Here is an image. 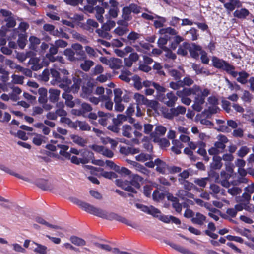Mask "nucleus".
Here are the masks:
<instances>
[{
  "instance_id": "3",
  "label": "nucleus",
  "mask_w": 254,
  "mask_h": 254,
  "mask_svg": "<svg viewBox=\"0 0 254 254\" xmlns=\"http://www.w3.org/2000/svg\"><path fill=\"white\" fill-rule=\"evenodd\" d=\"M212 64L216 68L225 71L233 77H236L237 76V72L235 71V66L222 59L213 56L212 58Z\"/></svg>"
},
{
  "instance_id": "6",
  "label": "nucleus",
  "mask_w": 254,
  "mask_h": 254,
  "mask_svg": "<svg viewBox=\"0 0 254 254\" xmlns=\"http://www.w3.org/2000/svg\"><path fill=\"white\" fill-rule=\"evenodd\" d=\"M223 4L228 13H230L236 8H239L242 6V2L239 0H218Z\"/></svg>"
},
{
  "instance_id": "31",
  "label": "nucleus",
  "mask_w": 254,
  "mask_h": 254,
  "mask_svg": "<svg viewBox=\"0 0 254 254\" xmlns=\"http://www.w3.org/2000/svg\"><path fill=\"white\" fill-rule=\"evenodd\" d=\"M192 69L195 71L196 74H204L206 75L211 74L210 71L204 67H201L200 64H193L192 65Z\"/></svg>"
},
{
  "instance_id": "19",
  "label": "nucleus",
  "mask_w": 254,
  "mask_h": 254,
  "mask_svg": "<svg viewBox=\"0 0 254 254\" xmlns=\"http://www.w3.org/2000/svg\"><path fill=\"white\" fill-rule=\"evenodd\" d=\"M94 85L90 82H88L86 85L82 87V96L83 97H88L93 92Z\"/></svg>"
},
{
  "instance_id": "35",
  "label": "nucleus",
  "mask_w": 254,
  "mask_h": 254,
  "mask_svg": "<svg viewBox=\"0 0 254 254\" xmlns=\"http://www.w3.org/2000/svg\"><path fill=\"white\" fill-rule=\"evenodd\" d=\"M64 55L66 56L67 59L71 62H75L77 61L76 57L75 55L74 50L71 48H66L64 51Z\"/></svg>"
},
{
  "instance_id": "58",
  "label": "nucleus",
  "mask_w": 254,
  "mask_h": 254,
  "mask_svg": "<svg viewBox=\"0 0 254 254\" xmlns=\"http://www.w3.org/2000/svg\"><path fill=\"white\" fill-rule=\"evenodd\" d=\"M180 184L183 185L184 188L188 190H190L193 187V184L190 182L188 180H184L183 179H178Z\"/></svg>"
},
{
  "instance_id": "27",
  "label": "nucleus",
  "mask_w": 254,
  "mask_h": 254,
  "mask_svg": "<svg viewBox=\"0 0 254 254\" xmlns=\"http://www.w3.org/2000/svg\"><path fill=\"white\" fill-rule=\"evenodd\" d=\"M122 135L127 138H130L133 132L132 127L127 124L124 125L122 127Z\"/></svg>"
},
{
  "instance_id": "8",
  "label": "nucleus",
  "mask_w": 254,
  "mask_h": 254,
  "mask_svg": "<svg viewBox=\"0 0 254 254\" xmlns=\"http://www.w3.org/2000/svg\"><path fill=\"white\" fill-rule=\"evenodd\" d=\"M186 111V109L184 106H178L176 108L171 107L169 111L165 114L164 116L168 119L172 120L174 117L185 114Z\"/></svg>"
},
{
  "instance_id": "36",
  "label": "nucleus",
  "mask_w": 254,
  "mask_h": 254,
  "mask_svg": "<svg viewBox=\"0 0 254 254\" xmlns=\"http://www.w3.org/2000/svg\"><path fill=\"white\" fill-rule=\"evenodd\" d=\"M131 75V73L128 70L125 69L121 71V74L119 75V78L127 83L130 81V78L129 76Z\"/></svg>"
},
{
  "instance_id": "55",
  "label": "nucleus",
  "mask_w": 254,
  "mask_h": 254,
  "mask_svg": "<svg viewBox=\"0 0 254 254\" xmlns=\"http://www.w3.org/2000/svg\"><path fill=\"white\" fill-rule=\"evenodd\" d=\"M149 211L148 212V214L151 215L154 217H156L158 218L159 216L160 215L161 212L158 209L155 208V207L151 205L149 206Z\"/></svg>"
},
{
  "instance_id": "45",
  "label": "nucleus",
  "mask_w": 254,
  "mask_h": 254,
  "mask_svg": "<svg viewBox=\"0 0 254 254\" xmlns=\"http://www.w3.org/2000/svg\"><path fill=\"white\" fill-rule=\"evenodd\" d=\"M165 195L163 192H160L158 190H155L152 194L153 199L156 202H159L165 198Z\"/></svg>"
},
{
  "instance_id": "37",
  "label": "nucleus",
  "mask_w": 254,
  "mask_h": 254,
  "mask_svg": "<svg viewBox=\"0 0 254 254\" xmlns=\"http://www.w3.org/2000/svg\"><path fill=\"white\" fill-rule=\"evenodd\" d=\"M131 11L129 6H125L122 9V18L126 21H130L132 19Z\"/></svg>"
},
{
  "instance_id": "30",
  "label": "nucleus",
  "mask_w": 254,
  "mask_h": 254,
  "mask_svg": "<svg viewBox=\"0 0 254 254\" xmlns=\"http://www.w3.org/2000/svg\"><path fill=\"white\" fill-rule=\"evenodd\" d=\"M250 14L249 10L245 8H241L240 10H236L233 13L235 17L239 19H245Z\"/></svg>"
},
{
  "instance_id": "1",
  "label": "nucleus",
  "mask_w": 254,
  "mask_h": 254,
  "mask_svg": "<svg viewBox=\"0 0 254 254\" xmlns=\"http://www.w3.org/2000/svg\"><path fill=\"white\" fill-rule=\"evenodd\" d=\"M74 202L79 206L83 210L90 214L110 221L116 220L127 226L134 227L128 220L118 215V214L114 212H108L100 208L95 207L88 203L82 201L77 199H75Z\"/></svg>"
},
{
  "instance_id": "29",
  "label": "nucleus",
  "mask_w": 254,
  "mask_h": 254,
  "mask_svg": "<svg viewBox=\"0 0 254 254\" xmlns=\"http://www.w3.org/2000/svg\"><path fill=\"white\" fill-rule=\"evenodd\" d=\"M239 77L237 78V81L242 84H246L248 81V77L250 74L245 71H242L237 72Z\"/></svg>"
},
{
  "instance_id": "28",
  "label": "nucleus",
  "mask_w": 254,
  "mask_h": 254,
  "mask_svg": "<svg viewBox=\"0 0 254 254\" xmlns=\"http://www.w3.org/2000/svg\"><path fill=\"white\" fill-rule=\"evenodd\" d=\"M190 48V43L185 42L180 45L177 51V53L182 56H186L188 55V51Z\"/></svg>"
},
{
  "instance_id": "32",
  "label": "nucleus",
  "mask_w": 254,
  "mask_h": 254,
  "mask_svg": "<svg viewBox=\"0 0 254 254\" xmlns=\"http://www.w3.org/2000/svg\"><path fill=\"white\" fill-rule=\"evenodd\" d=\"M9 72L0 68V87L2 86L9 80Z\"/></svg>"
},
{
  "instance_id": "34",
  "label": "nucleus",
  "mask_w": 254,
  "mask_h": 254,
  "mask_svg": "<svg viewBox=\"0 0 254 254\" xmlns=\"http://www.w3.org/2000/svg\"><path fill=\"white\" fill-rule=\"evenodd\" d=\"M153 141L158 143V144L161 148H166L170 145L169 141L166 138H160L157 136L153 137Z\"/></svg>"
},
{
  "instance_id": "22",
  "label": "nucleus",
  "mask_w": 254,
  "mask_h": 254,
  "mask_svg": "<svg viewBox=\"0 0 254 254\" xmlns=\"http://www.w3.org/2000/svg\"><path fill=\"white\" fill-rule=\"evenodd\" d=\"M0 169L4 171L5 172H6L8 174L14 176L18 178L23 180H24L26 181H29V179L28 178L24 177L20 175L19 174H18L17 173H15L14 171H13L12 170L10 169L9 168L6 167L5 166H4L3 164H0Z\"/></svg>"
},
{
  "instance_id": "25",
  "label": "nucleus",
  "mask_w": 254,
  "mask_h": 254,
  "mask_svg": "<svg viewBox=\"0 0 254 254\" xmlns=\"http://www.w3.org/2000/svg\"><path fill=\"white\" fill-rule=\"evenodd\" d=\"M68 92H67L65 91V92H64L62 94V97L65 99V105L69 107V108H73L75 106V103L73 99V97L72 95L69 94L68 93Z\"/></svg>"
},
{
  "instance_id": "17",
  "label": "nucleus",
  "mask_w": 254,
  "mask_h": 254,
  "mask_svg": "<svg viewBox=\"0 0 254 254\" xmlns=\"http://www.w3.org/2000/svg\"><path fill=\"white\" fill-rule=\"evenodd\" d=\"M108 62L109 67L113 69H119L123 66V61L121 59L110 58Z\"/></svg>"
},
{
  "instance_id": "5",
  "label": "nucleus",
  "mask_w": 254,
  "mask_h": 254,
  "mask_svg": "<svg viewBox=\"0 0 254 254\" xmlns=\"http://www.w3.org/2000/svg\"><path fill=\"white\" fill-rule=\"evenodd\" d=\"M0 13L1 15L5 17L4 21L6 22L5 25H3L4 27H6L8 29L12 28L16 26V22L13 14L9 10L1 9Z\"/></svg>"
},
{
  "instance_id": "44",
  "label": "nucleus",
  "mask_w": 254,
  "mask_h": 254,
  "mask_svg": "<svg viewBox=\"0 0 254 254\" xmlns=\"http://www.w3.org/2000/svg\"><path fill=\"white\" fill-rule=\"evenodd\" d=\"M134 98L135 99L137 105H145L148 99L144 95L138 93L134 94Z\"/></svg>"
},
{
  "instance_id": "52",
  "label": "nucleus",
  "mask_w": 254,
  "mask_h": 254,
  "mask_svg": "<svg viewBox=\"0 0 254 254\" xmlns=\"http://www.w3.org/2000/svg\"><path fill=\"white\" fill-rule=\"evenodd\" d=\"M101 170V175L105 178L111 179L117 178V175L113 172L105 171L103 169L100 168Z\"/></svg>"
},
{
  "instance_id": "61",
  "label": "nucleus",
  "mask_w": 254,
  "mask_h": 254,
  "mask_svg": "<svg viewBox=\"0 0 254 254\" xmlns=\"http://www.w3.org/2000/svg\"><path fill=\"white\" fill-rule=\"evenodd\" d=\"M251 199V195L246 192L242 194V196L239 198L240 202H242L248 206L250 200Z\"/></svg>"
},
{
  "instance_id": "47",
  "label": "nucleus",
  "mask_w": 254,
  "mask_h": 254,
  "mask_svg": "<svg viewBox=\"0 0 254 254\" xmlns=\"http://www.w3.org/2000/svg\"><path fill=\"white\" fill-rule=\"evenodd\" d=\"M35 221L39 224L45 225L46 226L51 228L55 229H60V227L59 226L51 224L47 222L46 221H45L43 218L40 217H36L35 218Z\"/></svg>"
},
{
  "instance_id": "7",
  "label": "nucleus",
  "mask_w": 254,
  "mask_h": 254,
  "mask_svg": "<svg viewBox=\"0 0 254 254\" xmlns=\"http://www.w3.org/2000/svg\"><path fill=\"white\" fill-rule=\"evenodd\" d=\"M50 74L53 78V80L55 82L60 83V86L63 87V84H69L71 83V80L66 76H62V75L55 69L52 68L50 70Z\"/></svg>"
},
{
  "instance_id": "20",
  "label": "nucleus",
  "mask_w": 254,
  "mask_h": 254,
  "mask_svg": "<svg viewBox=\"0 0 254 254\" xmlns=\"http://www.w3.org/2000/svg\"><path fill=\"white\" fill-rule=\"evenodd\" d=\"M222 165V158L219 156H213L212 162L210 164V169L219 170Z\"/></svg>"
},
{
  "instance_id": "48",
  "label": "nucleus",
  "mask_w": 254,
  "mask_h": 254,
  "mask_svg": "<svg viewBox=\"0 0 254 254\" xmlns=\"http://www.w3.org/2000/svg\"><path fill=\"white\" fill-rule=\"evenodd\" d=\"M43 29L49 33L50 34L55 36L58 33V29H55V26L50 24H45L43 25Z\"/></svg>"
},
{
  "instance_id": "62",
  "label": "nucleus",
  "mask_w": 254,
  "mask_h": 254,
  "mask_svg": "<svg viewBox=\"0 0 254 254\" xmlns=\"http://www.w3.org/2000/svg\"><path fill=\"white\" fill-rule=\"evenodd\" d=\"M114 102H121L122 98L121 95L123 93L122 91L120 88H116L114 90Z\"/></svg>"
},
{
  "instance_id": "42",
  "label": "nucleus",
  "mask_w": 254,
  "mask_h": 254,
  "mask_svg": "<svg viewBox=\"0 0 254 254\" xmlns=\"http://www.w3.org/2000/svg\"><path fill=\"white\" fill-rule=\"evenodd\" d=\"M71 138L73 142L81 147H84L87 143L84 139L77 135H72Z\"/></svg>"
},
{
  "instance_id": "33",
  "label": "nucleus",
  "mask_w": 254,
  "mask_h": 254,
  "mask_svg": "<svg viewBox=\"0 0 254 254\" xmlns=\"http://www.w3.org/2000/svg\"><path fill=\"white\" fill-rule=\"evenodd\" d=\"M47 138L41 134H36L33 137L32 142L36 146H40L43 143L47 142Z\"/></svg>"
},
{
  "instance_id": "26",
  "label": "nucleus",
  "mask_w": 254,
  "mask_h": 254,
  "mask_svg": "<svg viewBox=\"0 0 254 254\" xmlns=\"http://www.w3.org/2000/svg\"><path fill=\"white\" fill-rule=\"evenodd\" d=\"M49 93V100L52 103L57 102L59 98L60 91L56 89H50Z\"/></svg>"
},
{
  "instance_id": "11",
  "label": "nucleus",
  "mask_w": 254,
  "mask_h": 254,
  "mask_svg": "<svg viewBox=\"0 0 254 254\" xmlns=\"http://www.w3.org/2000/svg\"><path fill=\"white\" fill-rule=\"evenodd\" d=\"M202 51V48L201 46L195 43H190L189 52L191 58L194 59H198L199 57L200 54Z\"/></svg>"
},
{
  "instance_id": "18",
  "label": "nucleus",
  "mask_w": 254,
  "mask_h": 254,
  "mask_svg": "<svg viewBox=\"0 0 254 254\" xmlns=\"http://www.w3.org/2000/svg\"><path fill=\"white\" fill-rule=\"evenodd\" d=\"M206 220V217L200 212H197L195 214H194L193 217L191 219V221L192 223L200 226L203 225Z\"/></svg>"
},
{
  "instance_id": "53",
  "label": "nucleus",
  "mask_w": 254,
  "mask_h": 254,
  "mask_svg": "<svg viewBox=\"0 0 254 254\" xmlns=\"http://www.w3.org/2000/svg\"><path fill=\"white\" fill-rule=\"evenodd\" d=\"M187 33L190 35V38L191 41H196L198 39L199 34L196 28L191 27Z\"/></svg>"
},
{
  "instance_id": "16",
  "label": "nucleus",
  "mask_w": 254,
  "mask_h": 254,
  "mask_svg": "<svg viewBox=\"0 0 254 254\" xmlns=\"http://www.w3.org/2000/svg\"><path fill=\"white\" fill-rule=\"evenodd\" d=\"M166 243L170 246L172 248L175 250L184 254H196L195 253L190 251L189 250L176 244L171 243L170 242H166Z\"/></svg>"
},
{
  "instance_id": "50",
  "label": "nucleus",
  "mask_w": 254,
  "mask_h": 254,
  "mask_svg": "<svg viewBox=\"0 0 254 254\" xmlns=\"http://www.w3.org/2000/svg\"><path fill=\"white\" fill-rule=\"evenodd\" d=\"M209 181V177H205L201 178H196L194 180V182L195 184H196L199 187L204 188L206 186Z\"/></svg>"
},
{
  "instance_id": "9",
  "label": "nucleus",
  "mask_w": 254,
  "mask_h": 254,
  "mask_svg": "<svg viewBox=\"0 0 254 254\" xmlns=\"http://www.w3.org/2000/svg\"><path fill=\"white\" fill-rule=\"evenodd\" d=\"M200 91V87L197 85H194L192 88H184L181 90H178L176 95L179 97H187L191 94H196Z\"/></svg>"
},
{
  "instance_id": "56",
  "label": "nucleus",
  "mask_w": 254,
  "mask_h": 254,
  "mask_svg": "<svg viewBox=\"0 0 254 254\" xmlns=\"http://www.w3.org/2000/svg\"><path fill=\"white\" fill-rule=\"evenodd\" d=\"M136 159L138 161L144 162L148 160H152V157L150 154L141 153L136 156Z\"/></svg>"
},
{
  "instance_id": "49",
  "label": "nucleus",
  "mask_w": 254,
  "mask_h": 254,
  "mask_svg": "<svg viewBox=\"0 0 254 254\" xmlns=\"http://www.w3.org/2000/svg\"><path fill=\"white\" fill-rule=\"evenodd\" d=\"M94 64V62L91 60H85L84 63L81 64L80 67L83 70L87 72L90 70Z\"/></svg>"
},
{
  "instance_id": "23",
  "label": "nucleus",
  "mask_w": 254,
  "mask_h": 254,
  "mask_svg": "<svg viewBox=\"0 0 254 254\" xmlns=\"http://www.w3.org/2000/svg\"><path fill=\"white\" fill-rule=\"evenodd\" d=\"M36 185L40 189L47 190L52 188L51 185L46 179H39L36 182Z\"/></svg>"
},
{
  "instance_id": "54",
  "label": "nucleus",
  "mask_w": 254,
  "mask_h": 254,
  "mask_svg": "<svg viewBox=\"0 0 254 254\" xmlns=\"http://www.w3.org/2000/svg\"><path fill=\"white\" fill-rule=\"evenodd\" d=\"M128 31L129 29L127 27L118 26L114 29V33L118 36H122L126 34Z\"/></svg>"
},
{
  "instance_id": "24",
  "label": "nucleus",
  "mask_w": 254,
  "mask_h": 254,
  "mask_svg": "<svg viewBox=\"0 0 254 254\" xmlns=\"http://www.w3.org/2000/svg\"><path fill=\"white\" fill-rule=\"evenodd\" d=\"M40 59L38 58H31L29 61L28 64L31 65V68L33 71H37L42 67L39 64Z\"/></svg>"
},
{
  "instance_id": "41",
  "label": "nucleus",
  "mask_w": 254,
  "mask_h": 254,
  "mask_svg": "<svg viewBox=\"0 0 254 254\" xmlns=\"http://www.w3.org/2000/svg\"><path fill=\"white\" fill-rule=\"evenodd\" d=\"M76 124V125L74 127H76L77 126H78L82 131H90L91 130V126L85 121H77Z\"/></svg>"
},
{
  "instance_id": "14",
  "label": "nucleus",
  "mask_w": 254,
  "mask_h": 254,
  "mask_svg": "<svg viewBox=\"0 0 254 254\" xmlns=\"http://www.w3.org/2000/svg\"><path fill=\"white\" fill-rule=\"evenodd\" d=\"M156 163V171L162 174H165L166 171L167 170L168 166L165 162L162 160L160 158H157L155 159Z\"/></svg>"
},
{
  "instance_id": "63",
  "label": "nucleus",
  "mask_w": 254,
  "mask_h": 254,
  "mask_svg": "<svg viewBox=\"0 0 254 254\" xmlns=\"http://www.w3.org/2000/svg\"><path fill=\"white\" fill-rule=\"evenodd\" d=\"M228 192L233 196H235L240 194L242 192V189L238 187L233 186L228 189Z\"/></svg>"
},
{
  "instance_id": "21",
  "label": "nucleus",
  "mask_w": 254,
  "mask_h": 254,
  "mask_svg": "<svg viewBox=\"0 0 254 254\" xmlns=\"http://www.w3.org/2000/svg\"><path fill=\"white\" fill-rule=\"evenodd\" d=\"M159 34L161 35H164L165 37H168V39H170V36H174L177 35V31L170 27H168L165 28L160 29L159 30Z\"/></svg>"
},
{
  "instance_id": "2",
  "label": "nucleus",
  "mask_w": 254,
  "mask_h": 254,
  "mask_svg": "<svg viewBox=\"0 0 254 254\" xmlns=\"http://www.w3.org/2000/svg\"><path fill=\"white\" fill-rule=\"evenodd\" d=\"M143 182V178L137 174H133L130 181L123 180L121 179L116 180V184L124 190L132 193H137L135 189H140V184Z\"/></svg>"
},
{
  "instance_id": "15",
  "label": "nucleus",
  "mask_w": 254,
  "mask_h": 254,
  "mask_svg": "<svg viewBox=\"0 0 254 254\" xmlns=\"http://www.w3.org/2000/svg\"><path fill=\"white\" fill-rule=\"evenodd\" d=\"M140 38V34L135 31L130 32L127 38H121V40L126 44L134 43L136 40Z\"/></svg>"
},
{
  "instance_id": "39",
  "label": "nucleus",
  "mask_w": 254,
  "mask_h": 254,
  "mask_svg": "<svg viewBox=\"0 0 254 254\" xmlns=\"http://www.w3.org/2000/svg\"><path fill=\"white\" fill-rule=\"evenodd\" d=\"M71 242L77 246H82L86 245V241L77 236H72L69 239Z\"/></svg>"
},
{
  "instance_id": "46",
  "label": "nucleus",
  "mask_w": 254,
  "mask_h": 254,
  "mask_svg": "<svg viewBox=\"0 0 254 254\" xmlns=\"http://www.w3.org/2000/svg\"><path fill=\"white\" fill-rule=\"evenodd\" d=\"M174 146H173L171 149L176 154H180L181 153V149L183 147V145L178 140L173 141Z\"/></svg>"
},
{
  "instance_id": "57",
  "label": "nucleus",
  "mask_w": 254,
  "mask_h": 254,
  "mask_svg": "<svg viewBox=\"0 0 254 254\" xmlns=\"http://www.w3.org/2000/svg\"><path fill=\"white\" fill-rule=\"evenodd\" d=\"M37 247L35 248L34 250V252L38 253L41 254H46L47 253V247L45 246L42 245L41 244H38L37 243L34 242Z\"/></svg>"
},
{
  "instance_id": "60",
  "label": "nucleus",
  "mask_w": 254,
  "mask_h": 254,
  "mask_svg": "<svg viewBox=\"0 0 254 254\" xmlns=\"http://www.w3.org/2000/svg\"><path fill=\"white\" fill-rule=\"evenodd\" d=\"M157 18L160 20H155L154 22V26L156 28H159L164 26V23L166 22V18L163 17L156 15Z\"/></svg>"
},
{
  "instance_id": "4",
  "label": "nucleus",
  "mask_w": 254,
  "mask_h": 254,
  "mask_svg": "<svg viewBox=\"0 0 254 254\" xmlns=\"http://www.w3.org/2000/svg\"><path fill=\"white\" fill-rule=\"evenodd\" d=\"M72 81L73 82V84L72 85H71L72 83V81L71 80V83L69 84H66L65 83L63 84V87L67 92H72L73 93H76L80 89V86H81L83 81V79L81 78L79 75H75L72 77Z\"/></svg>"
},
{
  "instance_id": "59",
  "label": "nucleus",
  "mask_w": 254,
  "mask_h": 254,
  "mask_svg": "<svg viewBox=\"0 0 254 254\" xmlns=\"http://www.w3.org/2000/svg\"><path fill=\"white\" fill-rule=\"evenodd\" d=\"M145 105L155 111H157L158 108V102L156 100H149L147 99V101H146Z\"/></svg>"
},
{
  "instance_id": "51",
  "label": "nucleus",
  "mask_w": 254,
  "mask_h": 254,
  "mask_svg": "<svg viewBox=\"0 0 254 254\" xmlns=\"http://www.w3.org/2000/svg\"><path fill=\"white\" fill-rule=\"evenodd\" d=\"M169 40L170 39H168V37H166L165 36L164 37H160L157 41L158 47L163 50H168V48L165 45L167 44V41Z\"/></svg>"
},
{
  "instance_id": "12",
  "label": "nucleus",
  "mask_w": 254,
  "mask_h": 254,
  "mask_svg": "<svg viewBox=\"0 0 254 254\" xmlns=\"http://www.w3.org/2000/svg\"><path fill=\"white\" fill-rule=\"evenodd\" d=\"M178 98L172 92H170L166 94V95L164 96L162 102H163L169 107H173L174 106Z\"/></svg>"
},
{
  "instance_id": "64",
  "label": "nucleus",
  "mask_w": 254,
  "mask_h": 254,
  "mask_svg": "<svg viewBox=\"0 0 254 254\" xmlns=\"http://www.w3.org/2000/svg\"><path fill=\"white\" fill-rule=\"evenodd\" d=\"M115 22L113 21L108 20L106 23L103 24L102 26V29L106 31H109L111 28L115 27Z\"/></svg>"
},
{
  "instance_id": "43",
  "label": "nucleus",
  "mask_w": 254,
  "mask_h": 254,
  "mask_svg": "<svg viewBox=\"0 0 254 254\" xmlns=\"http://www.w3.org/2000/svg\"><path fill=\"white\" fill-rule=\"evenodd\" d=\"M201 145H202V147H200L197 151V153L199 154L200 155H201V156L203 157V159L205 161V162H208L209 161L210 158L209 157L207 156V152H206V149L204 148L205 146V143L202 142H201Z\"/></svg>"
},
{
  "instance_id": "10",
  "label": "nucleus",
  "mask_w": 254,
  "mask_h": 254,
  "mask_svg": "<svg viewBox=\"0 0 254 254\" xmlns=\"http://www.w3.org/2000/svg\"><path fill=\"white\" fill-rule=\"evenodd\" d=\"M71 47L74 50L77 61L84 60L86 58L85 53L83 50L82 46L80 44H72Z\"/></svg>"
},
{
  "instance_id": "13",
  "label": "nucleus",
  "mask_w": 254,
  "mask_h": 254,
  "mask_svg": "<svg viewBox=\"0 0 254 254\" xmlns=\"http://www.w3.org/2000/svg\"><path fill=\"white\" fill-rule=\"evenodd\" d=\"M98 115L100 117L98 120L99 123L104 126L106 127L109 122V120L114 117V115L109 113H104L103 111H99Z\"/></svg>"
},
{
  "instance_id": "40",
  "label": "nucleus",
  "mask_w": 254,
  "mask_h": 254,
  "mask_svg": "<svg viewBox=\"0 0 254 254\" xmlns=\"http://www.w3.org/2000/svg\"><path fill=\"white\" fill-rule=\"evenodd\" d=\"M92 158H94V153L91 151L84 153V157L80 158V163L83 164L89 163Z\"/></svg>"
},
{
  "instance_id": "38",
  "label": "nucleus",
  "mask_w": 254,
  "mask_h": 254,
  "mask_svg": "<svg viewBox=\"0 0 254 254\" xmlns=\"http://www.w3.org/2000/svg\"><path fill=\"white\" fill-rule=\"evenodd\" d=\"M27 35L25 33H20L18 34V38L17 40V44L21 49H23L26 44Z\"/></svg>"
}]
</instances>
